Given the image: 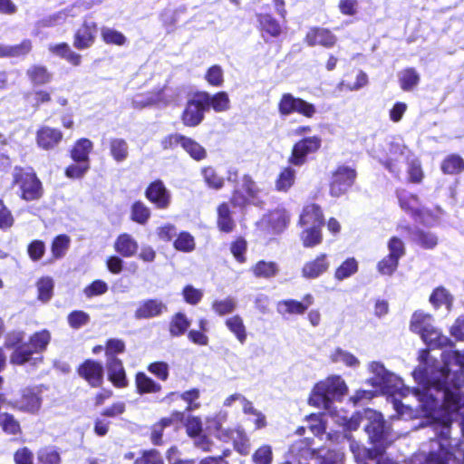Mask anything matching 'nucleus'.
I'll list each match as a JSON object with an SVG mask.
<instances>
[{
	"mask_svg": "<svg viewBox=\"0 0 464 464\" xmlns=\"http://www.w3.org/2000/svg\"><path fill=\"white\" fill-rule=\"evenodd\" d=\"M451 334L464 339V317L456 320ZM440 356L443 365L429 351H421L420 364L412 372L416 388L405 387L399 376L377 361L368 363L367 382L377 392L389 396L401 418H415L420 411L430 419L440 416L441 407L464 386V351L443 352Z\"/></svg>",
	"mask_w": 464,
	"mask_h": 464,
	"instance_id": "f257e3e1",
	"label": "nucleus"
},
{
	"mask_svg": "<svg viewBox=\"0 0 464 464\" xmlns=\"http://www.w3.org/2000/svg\"><path fill=\"white\" fill-rule=\"evenodd\" d=\"M441 415L432 417L435 421L436 439L423 443L420 450L413 455L412 464H462L464 461V444L454 447L450 439V424L459 421V426L464 437V395L458 389V395L448 400L441 407Z\"/></svg>",
	"mask_w": 464,
	"mask_h": 464,
	"instance_id": "f03ea898",
	"label": "nucleus"
},
{
	"mask_svg": "<svg viewBox=\"0 0 464 464\" xmlns=\"http://www.w3.org/2000/svg\"><path fill=\"white\" fill-rule=\"evenodd\" d=\"M348 391L344 380L339 375H332L317 382L313 388L308 403L319 409H324L336 423L347 430H355L360 426V414L350 418L343 410H338L333 401H340Z\"/></svg>",
	"mask_w": 464,
	"mask_h": 464,
	"instance_id": "7ed1b4c3",
	"label": "nucleus"
},
{
	"mask_svg": "<svg viewBox=\"0 0 464 464\" xmlns=\"http://www.w3.org/2000/svg\"><path fill=\"white\" fill-rule=\"evenodd\" d=\"M380 161L393 175L399 176L402 165L408 163V173L412 182H420L423 177L420 161L412 158L410 150L400 141H392L389 145V151L385 159Z\"/></svg>",
	"mask_w": 464,
	"mask_h": 464,
	"instance_id": "20e7f679",
	"label": "nucleus"
},
{
	"mask_svg": "<svg viewBox=\"0 0 464 464\" xmlns=\"http://www.w3.org/2000/svg\"><path fill=\"white\" fill-rule=\"evenodd\" d=\"M51 341V334L47 330H42L34 333L29 339V343L20 344L14 350L10 356V362L13 364L23 365L30 363L37 366L43 362L42 356L33 357L34 353H42L44 352Z\"/></svg>",
	"mask_w": 464,
	"mask_h": 464,
	"instance_id": "39448f33",
	"label": "nucleus"
},
{
	"mask_svg": "<svg viewBox=\"0 0 464 464\" xmlns=\"http://www.w3.org/2000/svg\"><path fill=\"white\" fill-rule=\"evenodd\" d=\"M397 197L400 207L410 214L416 221L430 226L435 222V218L421 208L419 198L406 190H398Z\"/></svg>",
	"mask_w": 464,
	"mask_h": 464,
	"instance_id": "423d86ee",
	"label": "nucleus"
},
{
	"mask_svg": "<svg viewBox=\"0 0 464 464\" xmlns=\"http://www.w3.org/2000/svg\"><path fill=\"white\" fill-rule=\"evenodd\" d=\"M262 190L256 181L249 176L244 175L239 187L234 189L231 201L236 207H243L246 204H258Z\"/></svg>",
	"mask_w": 464,
	"mask_h": 464,
	"instance_id": "0eeeda50",
	"label": "nucleus"
},
{
	"mask_svg": "<svg viewBox=\"0 0 464 464\" xmlns=\"http://www.w3.org/2000/svg\"><path fill=\"white\" fill-rule=\"evenodd\" d=\"M278 111L282 116L298 113L306 118H313L317 113L315 105L291 93H284L278 102Z\"/></svg>",
	"mask_w": 464,
	"mask_h": 464,
	"instance_id": "6e6552de",
	"label": "nucleus"
},
{
	"mask_svg": "<svg viewBox=\"0 0 464 464\" xmlns=\"http://www.w3.org/2000/svg\"><path fill=\"white\" fill-rule=\"evenodd\" d=\"M356 414L361 415L360 422L362 420L368 421L365 431L372 442L384 443L388 440V427L380 412L367 409L363 412H357Z\"/></svg>",
	"mask_w": 464,
	"mask_h": 464,
	"instance_id": "1a4fd4ad",
	"label": "nucleus"
},
{
	"mask_svg": "<svg viewBox=\"0 0 464 464\" xmlns=\"http://www.w3.org/2000/svg\"><path fill=\"white\" fill-rule=\"evenodd\" d=\"M14 182L19 186L21 198L26 201L37 200L43 195L42 183L33 172L17 171Z\"/></svg>",
	"mask_w": 464,
	"mask_h": 464,
	"instance_id": "9d476101",
	"label": "nucleus"
},
{
	"mask_svg": "<svg viewBox=\"0 0 464 464\" xmlns=\"http://www.w3.org/2000/svg\"><path fill=\"white\" fill-rule=\"evenodd\" d=\"M321 145L322 139L319 136L307 137L297 141L292 149L288 162L296 167L303 166L307 161V157L315 153Z\"/></svg>",
	"mask_w": 464,
	"mask_h": 464,
	"instance_id": "9b49d317",
	"label": "nucleus"
},
{
	"mask_svg": "<svg viewBox=\"0 0 464 464\" xmlns=\"http://www.w3.org/2000/svg\"><path fill=\"white\" fill-rule=\"evenodd\" d=\"M355 170L350 167L340 166L333 173L330 183V194L338 198L348 191L355 179Z\"/></svg>",
	"mask_w": 464,
	"mask_h": 464,
	"instance_id": "f8f14e48",
	"label": "nucleus"
},
{
	"mask_svg": "<svg viewBox=\"0 0 464 464\" xmlns=\"http://www.w3.org/2000/svg\"><path fill=\"white\" fill-rule=\"evenodd\" d=\"M169 90L166 87L157 91L146 93H137L132 97V107L138 110H142L150 106H167L169 104L173 98L168 94Z\"/></svg>",
	"mask_w": 464,
	"mask_h": 464,
	"instance_id": "ddd939ff",
	"label": "nucleus"
},
{
	"mask_svg": "<svg viewBox=\"0 0 464 464\" xmlns=\"http://www.w3.org/2000/svg\"><path fill=\"white\" fill-rule=\"evenodd\" d=\"M201 100L199 92L189 99L181 114V121L185 126L196 127L204 120V113L207 111Z\"/></svg>",
	"mask_w": 464,
	"mask_h": 464,
	"instance_id": "4468645a",
	"label": "nucleus"
},
{
	"mask_svg": "<svg viewBox=\"0 0 464 464\" xmlns=\"http://www.w3.org/2000/svg\"><path fill=\"white\" fill-rule=\"evenodd\" d=\"M97 32L94 22L85 21L74 34L73 46L78 50L90 48L95 42Z\"/></svg>",
	"mask_w": 464,
	"mask_h": 464,
	"instance_id": "2eb2a0df",
	"label": "nucleus"
},
{
	"mask_svg": "<svg viewBox=\"0 0 464 464\" xmlns=\"http://www.w3.org/2000/svg\"><path fill=\"white\" fill-rule=\"evenodd\" d=\"M78 373L92 387L102 384L104 371L102 364L98 362L86 360L79 367Z\"/></svg>",
	"mask_w": 464,
	"mask_h": 464,
	"instance_id": "dca6fc26",
	"label": "nucleus"
},
{
	"mask_svg": "<svg viewBox=\"0 0 464 464\" xmlns=\"http://www.w3.org/2000/svg\"><path fill=\"white\" fill-rule=\"evenodd\" d=\"M168 311L165 303L159 299H146L138 304L135 311L136 319H150L160 316Z\"/></svg>",
	"mask_w": 464,
	"mask_h": 464,
	"instance_id": "f3484780",
	"label": "nucleus"
},
{
	"mask_svg": "<svg viewBox=\"0 0 464 464\" xmlns=\"http://www.w3.org/2000/svg\"><path fill=\"white\" fill-rule=\"evenodd\" d=\"M304 41L309 46L321 45L331 48L336 44L337 37L327 28L312 27L308 30Z\"/></svg>",
	"mask_w": 464,
	"mask_h": 464,
	"instance_id": "a211bd4d",
	"label": "nucleus"
},
{
	"mask_svg": "<svg viewBox=\"0 0 464 464\" xmlns=\"http://www.w3.org/2000/svg\"><path fill=\"white\" fill-rule=\"evenodd\" d=\"M147 198L159 208H166L170 203V193L161 180H156L150 184L146 189Z\"/></svg>",
	"mask_w": 464,
	"mask_h": 464,
	"instance_id": "6ab92c4d",
	"label": "nucleus"
},
{
	"mask_svg": "<svg viewBox=\"0 0 464 464\" xmlns=\"http://www.w3.org/2000/svg\"><path fill=\"white\" fill-rule=\"evenodd\" d=\"M62 139L63 133L60 130L48 126L40 128L36 133L37 145L46 150L55 148Z\"/></svg>",
	"mask_w": 464,
	"mask_h": 464,
	"instance_id": "aec40b11",
	"label": "nucleus"
},
{
	"mask_svg": "<svg viewBox=\"0 0 464 464\" xmlns=\"http://www.w3.org/2000/svg\"><path fill=\"white\" fill-rule=\"evenodd\" d=\"M330 263L325 254L306 262L302 267V276L306 279H315L324 275L329 268Z\"/></svg>",
	"mask_w": 464,
	"mask_h": 464,
	"instance_id": "412c9836",
	"label": "nucleus"
},
{
	"mask_svg": "<svg viewBox=\"0 0 464 464\" xmlns=\"http://www.w3.org/2000/svg\"><path fill=\"white\" fill-rule=\"evenodd\" d=\"M109 380L118 388L128 385L125 370L122 362L116 357H109L106 362Z\"/></svg>",
	"mask_w": 464,
	"mask_h": 464,
	"instance_id": "4be33fe9",
	"label": "nucleus"
},
{
	"mask_svg": "<svg viewBox=\"0 0 464 464\" xmlns=\"http://www.w3.org/2000/svg\"><path fill=\"white\" fill-rule=\"evenodd\" d=\"M313 295L307 294L304 297V302H298L292 299L278 302L277 312L283 315L285 314H303L306 309L313 304Z\"/></svg>",
	"mask_w": 464,
	"mask_h": 464,
	"instance_id": "5701e85b",
	"label": "nucleus"
},
{
	"mask_svg": "<svg viewBox=\"0 0 464 464\" xmlns=\"http://www.w3.org/2000/svg\"><path fill=\"white\" fill-rule=\"evenodd\" d=\"M41 404L42 399L39 395V390L36 388L24 390L21 399L16 401V407L19 410L31 413L37 412Z\"/></svg>",
	"mask_w": 464,
	"mask_h": 464,
	"instance_id": "b1692460",
	"label": "nucleus"
},
{
	"mask_svg": "<svg viewBox=\"0 0 464 464\" xmlns=\"http://www.w3.org/2000/svg\"><path fill=\"white\" fill-rule=\"evenodd\" d=\"M204 106L208 111L212 108L216 112L227 111L230 108V100L225 92H219L214 95L208 92H199Z\"/></svg>",
	"mask_w": 464,
	"mask_h": 464,
	"instance_id": "393cba45",
	"label": "nucleus"
},
{
	"mask_svg": "<svg viewBox=\"0 0 464 464\" xmlns=\"http://www.w3.org/2000/svg\"><path fill=\"white\" fill-rule=\"evenodd\" d=\"M323 220L321 208L315 204H309L304 208L299 223L303 227H322Z\"/></svg>",
	"mask_w": 464,
	"mask_h": 464,
	"instance_id": "a878e982",
	"label": "nucleus"
},
{
	"mask_svg": "<svg viewBox=\"0 0 464 464\" xmlns=\"http://www.w3.org/2000/svg\"><path fill=\"white\" fill-rule=\"evenodd\" d=\"M81 13V7L73 5L61 10L41 21L43 26H55L64 24L69 17H75Z\"/></svg>",
	"mask_w": 464,
	"mask_h": 464,
	"instance_id": "bb28decb",
	"label": "nucleus"
},
{
	"mask_svg": "<svg viewBox=\"0 0 464 464\" xmlns=\"http://www.w3.org/2000/svg\"><path fill=\"white\" fill-rule=\"evenodd\" d=\"M329 358L334 363H343L352 369H357L361 365L360 360L354 354L341 347H335L331 352Z\"/></svg>",
	"mask_w": 464,
	"mask_h": 464,
	"instance_id": "cd10ccee",
	"label": "nucleus"
},
{
	"mask_svg": "<svg viewBox=\"0 0 464 464\" xmlns=\"http://www.w3.org/2000/svg\"><path fill=\"white\" fill-rule=\"evenodd\" d=\"M114 248L122 256L130 257L137 253L138 243L130 235L121 234L117 237Z\"/></svg>",
	"mask_w": 464,
	"mask_h": 464,
	"instance_id": "c85d7f7f",
	"label": "nucleus"
},
{
	"mask_svg": "<svg viewBox=\"0 0 464 464\" xmlns=\"http://www.w3.org/2000/svg\"><path fill=\"white\" fill-rule=\"evenodd\" d=\"M264 221L271 227L275 233H279L286 227L289 222V215L285 208H276L270 212L264 218Z\"/></svg>",
	"mask_w": 464,
	"mask_h": 464,
	"instance_id": "c756f323",
	"label": "nucleus"
},
{
	"mask_svg": "<svg viewBox=\"0 0 464 464\" xmlns=\"http://www.w3.org/2000/svg\"><path fill=\"white\" fill-rule=\"evenodd\" d=\"M257 21L264 38L266 34L271 37H278L281 34L282 27L272 15L267 14H257Z\"/></svg>",
	"mask_w": 464,
	"mask_h": 464,
	"instance_id": "7c9ffc66",
	"label": "nucleus"
},
{
	"mask_svg": "<svg viewBox=\"0 0 464 464\" xmlns=\"http://www.w3.org/2000/svg\"><path fill=\"white\" fill-rule=\"evenodd\" d=\"M433 326L432 317L423 312H415L411 321V330L420 335L427 333Z\"/></svg>",
	"mask_w": 464,
	"mask_h": 464,
	"instance_id": "2f4dec72",
	"label": "nucleus"
},
{
	"mask_svg": "<svg viewBox=\"0 0 464 464\" xmlns=\"http://www.w3.org/2000/svg\"><path fill=\"white\" fill-rule=\"evenodd\" d=\"M93 144L89 139L78 140L71 150V158L73 161L90 162L89 154L92 150Z\"/></svg>",
	"mask_w": 464,
	"mask_h": 464,
	"instance_id": "473e14b6",
	"label": "nucleus"
},
{
	"mask_svg": "<svg viewBox=\"0 0 464 464\" xmlns=\"http://www.w3.org/2000/svg\"><path fill=\"white\" fill-rule=\"evenodd\" d=\"M296 172L292 167H285L279 172L276 182V189L279 192H287L295 184Z\"/></svg>",
	"mask_w": 464,
	"mask_h": 464,
	"instance_id": "72a5a7b5",
	"label": "nucleus"
},
{
	"mask_svg": "<svg viewBox=\"0 0 464 464\" xmlns=\"http://www.w3.org/2000/svg\"><path fill=\"white\" fill-rule=\"evenodd\" d=\"M110 152L115 161L122 162L129 157V145L123 139L112 138L110 140Z\"/></svg>",
	"mask_w": 464,
	"mask_h": 464,
	"instance_id": "f704fd0d",
	"label": "nucleus"
},
{
	"mask_svg": "<svg viewBox=\"0 0 464 464\" xmlns=\"http://www.w3.org/2000/svg\"><path fill=\"white\" fill-rule=\"evenodd\" d=\"M251 271L256 277L270 278L276 276L279 272L278 265L273 261H258Z\"/></svg>",
	"mask_w": 464,
	"mask_h": 464,
	"instance_id": "c9c22d12",
	"label": "nucleus"
},
{
	"mask_svg": "<svg viewBox=\"0 0 464 464\" xmlns=\"http://www.w3.org/2000/svg\"><path fill=\"white\" fill-rule=\"evenodd\" d=\"M401 88L403 91H411L420 82V74L414 68H407L398 73Z\"/></svg>",
	"mask_w": 464,
	"mask_h": 464,
	"instance_id": "e433bc0d",
	"label": "nucleus"
},
{
	"mask_svg": "<svg viewBox=\"0 0 464 464\" xmlns=\"http://www.w3.org/2000/svg\"><path fill=\"white\" fill-rule=\"evenodd\" d=\"M358 267V261L354 257H349L336 268L334 278L338 281L347 279L357 273Z\"/></svg>",
	"mask_w": 464,
	"mask_h": 464,
	"instance_id": "4c0bfd02",
	"label": "nucleus"
},
{
	"mask_svg": "<svg viewBox=\"0 0 464 464\" xmlns=\"http://www.w3.org/2000/svg\"><path fill=\"white\" fill-rule=\"evenodd\" d=\"M226 326L234 334L240 343L246 340V331L243 319L239 315H233L226 320Z\"/></svg>",
	"mask_w": 464,
	"mask_h": 464,
	"instance_id": "58836bf2",
	"label": "nucleus"
},
{
	"mask_svg": "<svg viewBox=\"0 0 464 464\" xmlns=\"http://www.w3.org/2000/svg\"><path fill=\"white\" fill-rule=\"evenodd\" d=\"M26 73L34 85H44L52 80V74L44 66L34 65L27 70Z\"/></svg>",
	"mask_w": 464,
	"mask_h": 464,
	"instance_id": "ea45409f",
	"label": "nucleus"
},
{
	"mask_svg": "<svg viewBox=\"0 0 464 464\" xmlns=\"http://www.w3.org/2000/svg\"><path fill=\"white\" fill-rule=\"evenodd\" d=\"M430 302L435 308L445 305L450 309L453 302V297L445 287L439 286L435 288L430 295Z\"/></svg>",
	"mask_w": 464,
	"mask_h": 464,
	"instance_id": "a19ab883",
	"label": "nucleus"
},
{
	"mask_svg": "<svg viewBox=\"0 0 464 464\" xmlns=\"http://www.w3.org/2000/svg\"><path fill=\"white\" fill-rule=\"evenodd\" d=\"M440 169L444 174H457L464 169V160L457 154L449 155L441 162Z\"/></svg>",
	"mask_w": 464,
	"mask_h": 464,
	"instance_id": "79ce46f5",
	"label": "nucleus"
},
{
	"mask_svg": "<svg viewBox=\"0 0 464 464\" xmlns=\"http://www.w3.org/2000/svg\"><path fill=\"white\" fill-rule=\"evenodd\" d=\"M218 226L224 232H230L234 228L235 223L227 203H222L218 208Z\"/></svg>",
	"mask_w": 464,
	"mask_h": 464,
	"instance_id": "37998d69",
	"label": "nucleus"
},
{
	"mask_svg": "<svg viewBox=\"0 0 464 464\" xmlns=\"http://www.w3.org/2000/svg\"><path fill=\"white\" fill-rule=\"evenodd\" d=\"M232 440L235 450L241 455H248L251 443L248 436L242 429H237L232 432Z\"/></svg>",
	"mask_w": 464,
	"mask_h": 464,
	"instance_id": "c03bdc74",
	"label": "nucleus"
},
{
	"mask_svg": "<svg viewBox=\"0 0 464 464\" xmlns=\"http://www.w3.org/2000/svg\"><path fill=\"white\" fill-rule=\"evenodd\" d=\"M60 453L54 447L41 448L36 453L35 464H60Z\"/></svg>",
	"mask_w": 464,
	"mask_h": 464,
	"instance_id": "a18cd8bd",
	"label": "nucleus"
},
{
	"mask_svg": "<svg viewBox=\"0 0 464 464\" xmlns=\"http://www.w3.org/2000/svg\"><path fill=\"white\" fill-rule=\"evenodd\" d=\"M421 339L431 347H443L450 343V339L441 334L434 325L427 333L422 334Z\"/></svg>",
	"mask_w": 464,
	"mask_h": 464,
	"instance_id": "49530a36",
	"label": "nucleus"
},
{
	"mask_svg": "<svg viewBox=\"0 0 464 464\" xmlns=\"http://www.w3.org/2000/svg\"><path fill=\"white\" fill-rule=\"evenodd\" d=\"M190 325V321L183 313H177L171 318L169 333L172 336H180L186 333Z\"/></svg>",
	"mask_w": 464,
	"mask_h": 464,
	"instance_id": "de8ad7c7",
	"label": "nucleus"
},
{
	"mask_svg": "<svg viewBox=\"0 0 464 464\" xmlns=\"http://www.w3.org/2000/svg\"><path fill=\"white\" fill-rule=\"evenodd\" d=\"M135 383L139 393L158 392L160 390V385L143 372L136 374Z\"/></svg>",
	"mask_w": 464,
	"mask_h": 464,
	"instance_id": "09e8293b",
	"label": "nucleus"
},
{
	"mask_svg": "<svg viewBox=\"0 0 464 464\" xmlns=\"http://www.w3.org/2000/svg\"><path fill=\"white\" fill-rule=\"evenodd\" d=\"M101 36L107 44L122 46L127 43V38L122 33L111 27H102L101 29Z\"/></svg>",
	"mask_w": 464,
	"mask_h": 464,
	"instance_id": "8fccbe9b",
	"label": "nucleus"
},
{
	"mask_svg": "<svg viewBox=\"0 0 464 464\" xmlns=\"http://www.w3.org/2000/svg\"><path fill=\"white\" fill-rule=\"evenodd\" d=\"M182 148L195 160L200 161L207 157L206 150L191 138L186 137Z\"/></svg>",
	"mask_w": 464,
	"mask_h": 464,
	"instance_id": "3c124183",
	"label": "nucleus"
},
{
	"mask_svg": "<svg viewBox=\"0 0 464 464\" xmlns=\"http://www.w3.org/2000/svg\"><path fill=\"white\" fill-rule=\"evenodd\" d=\"M71 244V239L67 235L57 236L51 246V252L55 259H60L65 256Z\"/></svg>",
	"mask_w": 464,
	"mask_h": 464,
	"instance_id": "603ef678",
	"label": "nucleus"
},
{
	"mask_svg": "<svg viewBox=\"0 0 464 464\" xmlns=\"http://www.w3.org/2000/svg\"><path fill=\"white\" fill-rule=\"evenodd\" d=\"M201 175L207 186L210 188L220 189L224 186V179L212 167H204Z\"/></svg>",
	"mask_w": 464,
	"mask_h": 464,
	"instance_id": "864d4df0",
	"label": "nucleus"
},
{
	"mask_svg": "<svg viewBox=\"0 0 464 464\" xmlns=\"http://www.w3.org/2000/svg\"><path fill=\"white\" fill-rule=\"evenodd\" d=\"M320 228L321 227H304L301 239L304 246L312 247L321 243L322 234Z\"/></svg>",
	"mask_w": 464,
	"mask_h": 464,
	"instance_id": "5fc2aeb1",
	"label": "nucleus"
},
{
	"mask_svg": "<svg viewBox=\"0 0 464 464\" xmlns=\"http://www.w3.org/2000/svg\"><path fill=\"white\" fill-rule=\"evenodd\" d=\"M388 256L398 261L405 255V245L398 237H392L387 242Z\"/></svg>",
	"mask_w": 464,
	"mask_h": 464,
	"instance_id": "6e6d98bb",
	"label": "nucleus"
},
{
	"mask_svg": "<svg viewBox=\"0 0 464 464\" xmlns=\"http://www.w3.org/2000/svg\"><path fill=\"white\" fill-rule=\"evenodd\" d=\"M195 246L194 237L188 232H181L174 242L175 248L182 252H191Z\"/></svg>",
	"mask_w": 464,
	"mask_h": 464,
	"instance_id": "4d7b16f0",
	"label": "nucleus"
},
{
	"mask_svg": "<svg viewBox=\"0 0 464 464\" xmlns=\"http://www.w3.org/2000/svg\"><path fill=\"white\" fill-rule=\"evenodd\" d=\"M237 307V302L234 298L227 297L223 300H216L212 304V309L218 315H225L232 313Z\"/></svg>",
	"mask_w": 464,
	"mask_h": 464,
	"instance_id": "13d9d810",
	"label": "nucleus"
},
{
	"mask_svg": "<svg viewBox=\"0 0 464 464\" xmlns=\"http://www.w3.org/2000/svg\"><path fill=\"white\" fill-rule=\"evenodd\" d=\"M150 216L149 208L142 202H135L131 207V218L137 223L144 224Z\"/></svg>",
	"mask_w": 464,
	"mask_h": 464,
	"instance_id": "bf43d9fd",
	"label": "nucleus"
},
{
	"mask_svg": "<svg viewBox=\"0 0 464 464\" xmlns=\"http://www.w3.org/2000/svg\"><path fill=\"white\" fill-rule=\"evenodd\" d=\"M38 296L43 302L51 299L53 289V281L51 277H43L37 282Z\"/></svg>",
	"mask_w": 464,
	"mask_h": 464,
	"instance_id": "052dcab7",
	"label": "nucleus"
},
{
	"mask_svg": "<svg viewBox=\"0 0 464 464\" xmlns=\"http://www.w3.org/2000/svg\"><path fill=\"white\" fill-rule=\"evenodd\" d=\"M90 169V162L74 161L73 164L68 166L65 169L66 177L70 179H81Z\"/></svg>",
	"mask_w": 464,
	"mask_h": 464,
	"instance_id": "680f3d73",
	"label": "nucleus"
},
{
	"mask_svg": "<svg viewBox=\"0 0 464 464\" xmlns=\"http://www.w3.org/2000/svg\"><path fill=\"white\" fill-rule=\"evenodd\" d=\"M399 261L390 256H384L377 264V270L383 276H392L398 268Z\"/></svg>",
	"mask_w": 464,
	"mask_h": 464,
	"instance_id": "e2e57ef3",
	"label": "nucleus"
},
{
	"mask_svg": "<svg viewBox=\"0 0 464 464\" xmlns=\"http://www.w3.org/2000/svg\"><path fill=\"white\" fill-rule=\"evenodd\" d=\"M412 239L425 248H432L438 243V239L435 235L420 230L412 235Z\"/></svg>",
	"mask_w": 464,
	"mask_h": 464,
	"instance_id": "0e129e2a",
	"label": "nucleus"
},
{
	"mask_svg": "<svg viewBox=\"0 0 464 464\" xmlns=\"http://www.w3.org/2000/svg\"><path fill=\"white\" fill-rule=\"evenodd\" d=\"M273 459L272 449L269 445L258 448L252 456L255 464H270Z\"/></svg>",
	"mask_w": 464,
	"mask_h": 464,
	"instance_id": "69168bd1",
	"label": "nucleus"
},
{
	"mask_svg": "<svg viewBox=\"0 0 464 464\" xmlns=\"http://www.w3.org/2000/svg\"><path fill=\"white\" fill-rule=\"evenodd\" d=\"M0 426L10 434H17L20 431L18 421L10 414H0Z\"/></svg>",
	"mask_w": 464,
	"mask_h": 464,
	"instance_id": "338daca9",
	"label": "nucleus"
},
{
	"mask_svg": "<svg viewBox=\"0 0 464 464\" xmlns=\"http://www.w3.org/2000/svg\"><path fill=\"white\" fill-rule=\"evenodd\" d=\"M135 464H164L161 455L155 450L145 451L135 460Z\"/></svg>",
	"mask_w": 464,
	"mask_h": 464,
	"instance_id": "774afa93",
	"label": "nucleus"
}]
</instances>
